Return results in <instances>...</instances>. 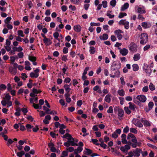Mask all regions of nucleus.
<instances>
[{"instance_id":"obj_1","label":"nucleus","mask_w":157,"mask_h":157,"mask_svg":"<svg viewBox=\"0 0 157 157\" xmlns=\"http://www.w3.org/2000/svg\"><path fill=\"white\" fill-rule=\"evenodd\" d=\"M121 64L120 61H114L111 67V70L112 71L119 70L121 67Z\"/></svg>"},{"instance_id":"obj_2","label":"nucleus","mask_w":157,"mask_h":157,"mask_svg":"<svg viewBox=\"0 0 157 157\" xmlns=\"http://www.w3.org/2000/svg\"><path fill=\"white\" fill-rule=\"evenodd\" d=\"M123 33V32L120 29L114 31V33L117 35V37L119 40H121L122 39V36L121 33Z\"/></svg>"},{"instance_id":"obj_3","label":"nucleus","mask_w":157,"mask_h":157,"mask_svg":"<svg viewBox=\"0 0 157 157\" xmlns=\"http://www.w3.org/2000/svg\"><path fill=\"white\" fill-rule=\"evenodd\" d=\"M136 98L141 102H144L147 99L146 97L144 95H138Z\"/></svg>"},{"instance_id":"obj_4","label":"nucleus","mask_w":157,"mask_h":157,"mask_svg":"<svg viewBox=\"0 0 157 157\" xmlns=\"http://www.w3.org/2000/svg\"><path fill=\"white\" fill-rule=\"evenodd\" d=\"M137 46L135 43H132L130 44L129 47V50L132 51H134L137 50Z\"/></svg>"},{"instance_id":"obj_5","label":"nucleus","mask_w":157,"mask_h":157,"mask_svg":"<svg viewBox=\"0 0 157 157\" xmlns=\"http://www.w3.org/2000/svg\"><path fill=\"white\" fill-rule=\"evenodd\" d=\"M141 26L144 29H147L151 27V24L150 22H143L141 23Z\"/></svg>"},{"instance_id":"obj_6","label":"nucleus","mask_w":157,"mask_h":157,"mask_svg":"<svg viewBox=\"0 0 157 157\" xmlns=\"http://www.w3.org/2000/svg\"><path fill=\"white\" fill-rule=\"evenodd\" d=\"M143 69L145 71V72L147 74H150L152 71V70L148 67L147 64L144 65V67H143Z\"/></svg>"},{"instance_id":"obj_7","label":"nucleus","mask_w":157,"mask_h":157,"mask_svg":"<svg viewBox=\"0 0 157 157\" xmlns=\"http://www.w3.org/2000/svg\"><path fill=\"white\" fill-rule=\"evenodd\" d=\"M120 53L123 56H126L128 53V51L125 48H123L120 50Z\"/></svg>"},{"instance_id":"obj_8","label":"nucleus","mask_w":157,"mask_h":157,"mask_svg":"<svg viewBox=\"0 0 157 157\" xmlns=\"http://www.w3.org/2000/svg\"><path fill=\"white\" fill-rule=\"evenodd\" d=\"M129 4L128 2L125 3L123 6H122L121 9V11H124L125 10L127 9L129 7Z\"/></svg>"},{"instance_id":"obj_9","label":"nucleus","mask_w":157,"mask_h":157,"mask_svg":"<svg viewBox=\"0 0 157 157\" xmlns=\"http://www.w3.org/2000/svg\"><path fill=\"white\" fill-rule=\"evenodd\" d=\"M17 69L12 67H10L9 68V71L11 74L15 75L17 73Z\"/></svg>"},{"instance_id":"obj_10","label":"nucleus","mask_w":157,"mask_h":157,"mask_svg":"<svg viewBox=\"0 0 157 157\" xmlns=\"http://www.w3.org/2000/svg\"><path fill=\"white\" fill-rule=\"evenodd\" d=\"M128 136L132 138L131 141L132 143H136V138L133 134L131 133H128Z\"/></svg>"},{"instance_id":"obj_11","label":"nucleus","mask_w":157,"mask_h":157,"mask_svg":"<svg viewBox=\"0 0 157 157\" xmlns=\"http://www.w3.org/2000/svg\"><path fill=\"white\" fill-rule=\"evenodd\" d=\"M74 30L78 33L80 32L81 29V27L79 25H75L74 27Z\"/></svg>"},{"instance_id":"obj_12","label":"nucleus","mask_w":157,"mask_h":157,"mask_svg":"<svg viewBox=\"0 0 157 157\" xmlns=\"http://www.w3.org/2000/svg\"><path fill=\"white\" fill-rule=\"evenodd\" d=\"M137 11L138 13L140 14L145 13L146 12L145 10L140 7H138L137 9Z\"/></svg>"},{"instance_id":"obj_13","label":"nucleus","mask_w":157,"mask_h":157,"mask_svg":"<svg viewBox=\"0 0 157 157\" xmlns=\"http://www.w3.org/2000/svg\"><path fill=\"white\" fill-rule=\"evenodd\" d=\"M99 38L101 40H106L108 39V36L107 34L104 33L103 34L102 36H99Z\"/></svg>"},{"instance_id":"obj_14","label":"nucleus","mask_w":157,"mask_h":157,"mask_svg":"<svg viewBox=\"0 0 157 157\" xmlns=\"http://www.w3.org/2000/svg\"><path fill=\"white\" fill-rule=\"evenodd\" d=\"M124 115V112L122 109L121 108L118 112V115L121 117H123Z\"/></svg>"},{"instance_id":"obj_15","label":"nucleus","mask_w":157,"mask_h":157,"mask_svg":"<svg viewBox=\"0 0 157 157\" xmlns=\"http://www.w3.org/2000/svg\"><path fill=\"white\" fill-rule=\"evenodd\" d=\"M110 97L111 95H110L109 94L107 95L105 98V101L108 103H109L111 101Z\"/></svg>"},{"instance_id":"obj_16","label":"nucleus","mask_w":157,"mask_h":157,"mask_svg":"<svg viewBox=\"0 0 157 157\" xmlns=\"http://www.w3.org/2000/svg\"><path fill=\"white\" fill-rule=\"evenodd\" d=\"M89 52L91 54H94L96 52V50L94 47L93 46H90Z\"/></svg>"},{"instance_id":"obj_17","label":"nucleus","mask_w":157,"mask_h":157,"mask_svg":"<svg viewBox=\"0 0 157 157\" xmlns=\"http://www.w3.org/2000/svg\"><path fill=\"white\" fill-rule=\"evenodd\" d=\"M63 87L64 88L66 92H70V90H71V88H70V85L65 84L63 86Z\"/></svg>"},{"instance_id":"obj_18","label":"nucleus","mask_w":157,"mask_h":157,"mask_svg":"<svg viewBox=\"0 0 157 157\" xmlns=\"http://www.w3.org/2000/svg\"><path fill=\"white\" fill-rule=\"evenodd\" d=\"M141 143L140 142H138L137 140L136 139V143H133V144H132V147L133 148H136L138 146L140 147L141 145Z\"/></svg>"},{"instance_id":"obj_19","label":"nucleus","mask_w":157,"mask_h":157,"mask_svg":"<svg viewBox=\"0 0 157 157\" xmlns=\"http://www.w3.org/2000/svg\"><path fill=\"white\" fill-rule=\"evenodd\" d=\"M140 54L137 53L135 54L133 57V59L134 61L138 60L140 58Z\"/></svg>"},{"instance_id":"obj_20","label":"nucleus","mask_w":157,"mask_h":157,"mask_svg":"<svg viewBox=\"0 0 157 157\" xmlns=\"http://www.w3.org/2000/svg\"><path fill=\"white\" fill-rule=\"evenodd\" d=\"M29 60L31 62H33L36 60V57L29 56H28Z\"/></svg>"},{"instance_id":"obj_21","label":"nucleus","mask_w":157,"mask_h":157,"mask_svg":"<svg viewBox=\"0 0 157 157\" xmlns=\"http://www.w3.org/2000/svg\"><path fill=\"white\" fill-rule=\"evenodd\" d=\"M117 93L119 95L121 96H123L125 94V92L123 89L118 90Z\"/></svg>"},{"instance_id":"obj_22","label":"nucleus","mask_w":157,"mask_h":157,"mask_svg":"<svg viewBox=\"0 0 157 157\" xmlns=\"http://www.w3.org/2000/svg\"><path fill=\"white\" fill-rule=\"evenodd\" d=\"M132 67L133 68V70L135 71H137L139 69V66L137 64H133L132 65Z\"/></svg>"},{"instance_id":"obj_23","label":"nucleus","mask_w":157,"mask_h":157,"mask_svg":"<svg viewBox=\"0 0 157 157\" xmlns=\"http://www.w3.org/2000/svg\"><path fill=\"white\" fill-rule=\"evenodd\" d=\"M148 36L146 33H143L141 35L140 39L148 40Z\"/></svg>"},{"instance_id":"obj_24","label":"nucleus","mask_w":157,"mask_h":157,"mask_svg":"<svg viewBox=\"0 0 157 157\" xmlns=\"http://www.w3.org/2000/svg\"><path fill=\"white\" fill-rule=\"evenodd\" d=\"M127 13L125 12H121L118 15V17L120 18H123L124 16H127Z\"/></svg>"},{"instance_id":"obj_25","label":"nucleus","mask_w":157,"mask_h":157,"mask_svg":"<svg viewBox=\"0 0 157 157\" xmlns=\"http://www.w3.org/2000/svg\"><path fill=\"white\" fill-rule=\"evenodd\" d=\"M11 19L12 18L11 17H8L4 20V22L6 24H9L10 23V21L11 20Z\"/></svg>"},{"instance_id":"obj_26","label":"nucleus","mask_w":157,"mask_h":157,"mask_svg":"<svg viewBox=\"0 0 157 157\" xmlns=\"http://www.w3.org/2000/svg\"><path fill=\"white\" fill-rule=\"evenodd\" d=\"M30 77L31 78H36L38 77L39 75H38L37 74H36L33 72H31L30 74Z\"/></svg>"},{"instance_id":"obj_27","label":"nucleus","mask_w":157,"mask_h":157,"mask_svg":"<svg viewBox=\"0 0 157 157\" xmlns=\"http://www.w3.org/2000/svg\"><path fill=\"white\" fill-rule=\"evenodd\" d=\"M25 154V152L22 151L20 152H17V155L19 157H22V156Z\"/></svg>"},{"instance_id":"obj_28","label":"nucleus","mask_w":157,"mask_h":157,"mask_svg":"<svg viewBox=\"0 0 157 157\" xmlns=\"http://www.w3.org/2000/svg\"><path fill=\"white\" fill-rule=\"evenodd\" d=\"M129 104V108L131 110H132L133 111H135L136 109L134 105H132V103L131 102H129L128 103Z\"/></svg>"},{"instance_id":"obj_29","label":"nucleus","mask_w":157,"mask_h":157,"mask_svg":"<svg viewBox=\"0 0 157 157\" xmlns=\"http://www.w3.org/2000/svg\"><path fill=\"white\" fill-rule=\"evenodd\" d=\"M143 123L144 126H145L146 127L150 126H151L150 123L146 120H144L143 121Z\"/></svg>"},{"instance_id":"obj_30","label":"nucleus","mask_w":157,"mask_h":157,"mask_svg":"<svg viewBox=\"0 0 157 157\" xmlns=\"http://www.w3.org/2000/svg\"><path fill=\"white\" fill-rule=\"evenodd\" d=\"M149 87L150 89L152 91L154 90L155 89V87L153 84L151 82L149 86Z\"/></svg>"},{"instance_id":"obj_31","label":"nucleus","mask_w":157,"mask_h":157,"mask_svg":"<svg viewBox=\"0 0 157 157\" xmlns=\"http://www.w3.org/2000/svg\"><path fill=\"white\" fill-rule=\"evenodd\" d=\"M124 109L126 113H127L128 114H129L131 113V111L129 109L128 107H125L124 108Z\"/></svg>"},{"instance_id":"obj_32","label":"nucleus","mask_w":157,"mask_h":157,"mask_svg":"<svg viewBox=\"0 0 157 157\" xmlns=\"http://www.w3.org/2000/svg\"><path fill=\"white\" fill-rule=\"evenodd\" d=\"M25 126L27 129V131L28 132H31V130H30L29 129L33 128V126L29 124H27Z\"/></svg>"},{"instance_id":"obj_33","label":"nucleus","mask_w":157,"mask_h":157,"mask_svg":"<svg viewBox=\"0 0 157 157\" xmlns=\"http://www.w3.org/2000/svg\"><path fill=\"white\" fill-rule=\"evenodd\" d=\"M68 142H69L70 145L74 146L75 145L78 146V144L74 142V140H68Z\"/></svg>"},{"instance_id":"obj_34","label":"nucleus","mask_w":157,"mask_h":157,"mask_svg":"<svg viewBox=\"0 0 157 157\" xmlns=\"http://www.w3.org/2000/svg\"><path fill=\"white\" fill-rule=\"evenodd\" d=\"M117 2L116 0H112L110 2V4L113 7L115 6Z\"/></svg>"},{"instance_id":"obj_35","label":"nucleus","mask_w":157,"mask_h":157,"mask_svg":"<svg viewBox=\"0 0 157 157\" xmlns=\"http://www.w3.org/2000/svg\"><path fill=\"white\" fill-rule=\"evenodd\" d=\"M6 88V86L3 84H1L0 85V90H5Z\"/></svg>"},{"instance_id":"obj_36","label":"nucleus","mask_w":157,"mask_h":157,"mask_svg":"<svg viewBox=\"0 0 157 157\" xmlns=\"http://www.w3.org/2000/svg\"><path fill=\"white\" fill-rule=\"evenodd\" d=\"M92 142L94 144H95L97 145H99L100 144L99 143H97V142L98 141V140L96 139H91Z\"/></svg>"},{"instance_id":"obj_37","label":"nucleus","mask_w":157,"mask_h":157,"mask_svg":"<svg viewBox=\"0 0 157 157\" xmlns=\"http://www.w3.org/2000/svg\"><path fill=\"white\" fill-rule=\"evenodd\" d=\"M85 149L86 151V152L87 155H89L92 153V151L90 149L85 148Z\"/></svg>"},{"instance_id":"obj_38","label":"nucleus","mask_w":157,"mask_h":157,"mask_svg":"<svg viewBox=\"0 0 157 157\" xmlns=\"http://www.w3.org/2000/svg\"><path fill=\"white\" fill-rule=\"evenodd\" d=\"M138 152L139 151H138L136 148L135 151H133V153L135 154V155H134V156H136L137 157L139 156L140 155V154Z\"/></svg>"},{"instance_id":"obj_39","label":"nucleus","mask_w":157,"mask_h":157,"mask_svg":"<svg viewBox=\"0 0 157 157\" xmlns=\"http://www.w3.org/2000/svg\"><path fill=\"white\" fill-rule=\"evenodd\" d=\"M124 25V28L126 29H128L129 27V22L128 21H126Z\"/></svg>"},{"instance_id":"obj_40","label":"nucleus","mask_w":157,"mask_h":157,"mask_svg":"<svg viewBox=\"0 0 157 157\" xmlns=\"http://www.w3.org/2000/svg\"><path fill=\"white\" fill-rule=\"evenodd\" d=\"M141 40L140 41V43L141 44L144 45L145 44L147 41L148 40L143 39H141Z\"/></svg>"},{"instance_id":"obj_41","label":"nucleus","mask_w":157,"mask_h":157,"mask_svg":"<svg viewBox=\"0 0 157 157\" xmlns=\"http://www.w3.org/2000/svg\"><path fill=\"white\" fill-rule=\"evenodd\" d=\"M130 131L131 132L133 133L134 134H136L138 132L137 131L135 128H130Z\"/></svg>"},{"instance_id":"obj_42","label":"nucleus","mask_w":157,"mask_h":157,"mask_svg":"<svg viewBox=\"0 0 157 157\" xmlns=\"http://www.w3.org/2000/svg\"><path fill=\"white\" fill-rule=\"evenodd\" d=\"M135 125L139 128H142L143 126V124L139 121L136 122Z\"/></svg>"},{"instance_id":"obj_43","label":"nucleus","mask_w":157,"mask_h":157,"mask_svg":"<svg viewBox=\"0 0 157 157\" xmlns=\"http://www.w3.org/2000/svg\"><path fill=\"white\" fill-rule=\"evenodd\" d=\"M107 112L108 113H112L113 112V107L112 106H110L108 109L107 111Z\"/></svg>"},{"instance_id":"obj_44","label":"nucleus","mask_w":157,"mask_h":157,"mask_svg":"<svg viewBox=\"0 0 157 157\" xmlns=\"http://www.w3.org/2000/svg\"><path fill=\"white\" fill-rule=\"evenodd\" d=\"M129 130V127L127 126H126L123 129V131L124 133H127L128 132Z\"/></svg>"},{"instance_id":"obj_45","label":"nucleus","mask_w":157,"mask_h":157,"mask_svg":"<svg viewBox=\"0 0 157 157\" xmlns=\"http://www.w3.org/2000/svg\"><path fill=\"white\" fill-rule=\"evenodd\" d=\"M11 96L9 94H6L5 96V99L7 101H9L11 99Z\"/></svg>"},{"instance_id":"obj_46","label":"nucleus","mask_w":157,"mask_h":157,"mask_svg":"<svg viewBox=\"0 0 157 157\" xmlns=\"http://www.w3.org/2000/svg\"><path fill=\"white\" fill-rule=\"evenodd\" d=\"M43 109L44 110L46 111V113L47 114H49V113L48 112L49 111H50V109L48 108L45 106H43Z\"/></svg>"},{"instance_id":"obj_47","label":"nucleus","mask_w":157,"mask_h":157,"mask_svg":"<svg viewBox=\"0 0 157 157\" xmlns=\"http://www.w3.org/2000/svg\"><path fill=\"white\" fill-rule=\"evenodd\" d=\"M49 39L48 38H46L45 39H43V40L44 43L47 46H48V41Z\"/></svg>"},{"instance_id":"obj_48","label":"nucleus","mask_w":157,"mask_h":157,"mask_svg":"<svg viewBox=\"0 0 157 157\" xmlns=\"http://www.w3.org/2000/svg\"><path fill=\"white\" fill-rule=\"evenodd\" d=\"M59 34L57 32H56L53 33V36L56 39H58Z\"/></svg>"},{"instance_id":"obj_49","label":"nucleus","mask_w":157,"mask_h":157,"mask_svg":"<svg viewBox=\"0 0 157 157\" xmlns=\"http://www.w3.org/2000/svg\"><path fill=\"white\" fill-rule=\"evenodd\" d=\"M148 107L151 109L153 108L154 106V103L153 102L150 101L148 104Z\"/></svg>"},{"instance_id":"obj_50","label":"nucleus","mask_w":157,"mask_h":157,"mask_svg":"<svg viewBox=\"0 0 157 157\" xmlns=\"http://www.w3.org/2000/svg\"><path fill=\"white\" fill-rule=\"evenodd\" d=\"M21 78L23 80H25L26 78H27V76L26 75L25 73H22L21 74Z\"/></svg>"},{"instance_id":"obj_51","label":"nucleus","mask_w":157,"mask_h":157,"mask_svg":"<svg viewBox=\"0 0 157 157\" xmlns=\"http://www.w3.org/2000/svg\"><path fill=\"white\" fill-rule=\"evenodd\" d=\"M119 99L120 100V104L121 105L123 104L124 101V98L120 97L119 98Z\"/></svg>"},{"instance_id":"obj_52","label":"nucleus","mask_w":157,"mask_h":157,"mask_svg":"<svg viewBox=\"0 0 157 157\" xmlns=\"http://www.w3.org/2000/svg\"><path fill=\"white\" fill-rule=\"evenodd\" d=\"M102 3L104 8H105L107 6V2L106 1H104L102 2Z\"/></svg>"},{"instance_id":"obj_53","label":"nucleus","mask_w":157,"mask_h":157,"mask_svg":"<svg viewBox=\"0 0 157 157\" xmlns=\"http://www.w3.org/2000/svg\"><path fill=\"white\" fill-rule=\"evenodd\" d=\"M7 141V144L8 146H9L10 144H11L13 143V141L11 139H8Z\"/></svg>"},{"instance_id":"obj_54","label":"nucleus","mask_w":157,"mask_h":157,"mask_svg":"<svg viewBox=\"0 0 157 157\" xmlns=\"http://www.w3.org/2000/svg\"><path fill=\"white\" fill-rule=\"evenodd\" d=\"M89 67H86L85 68L82 74H83L84 75H86L87 73V71L89 70Z\"/></svg>"},{"instance_id":"obj_55","label":"nucleus","mask_w":157,"mask_h":157,"mask_svg":"<svg viewBox=\"0 0 157 157\" xmlns=\"http://www.w3.org/2000/svg\"><path fill=\"white\" fill-rule=\"evenodd\" d=\"M17 55L19 58H21L23 57L24 53L22 52H20L17 54Z\"/></svg>"},{"instance_id":"obj_56","label":"nucleus","mask_w":157,"mask_h":157,"mask_svg":"<svg viewBox=\"0 0 157 157\" xmlns=\"http://www.w3.org/2000/svg\"><path fill=\"white\" fill-rule=\"evenodd\" d=\"M71 81L70 78L68 77L66 78L64 80V82L66 83H69Z\"/></svg>"},{"instance_id":"obj_57","label":"nucleus","mask_w":157,"mask_h":157,"mask_svg":"<svg viewBox=\"0 0 157 157\" xmlns=\"http://www.w3.org/2000/svg\"><path fill=\"white\" fill-rule=\"evenodd\" d=\"M69 8L73 11H75L76 10V8L75 7V6H73L71 5L69 6Z\"/></svg>"},{"instance_id":"obj_58","label":"nucleus","mask_w":157,"mask_h":157,"mask_svg":"<svg viewBox=\"0 0 157 157\" xmlns=\"http://www.w3.org/2000/svg\"><path fill=\"white\" fill-rule=\"evenodd\" d=\"M82 104V101L81 100H79L77 101V105L78 106H81Z\"/></svg>"},{"instance_id":"obj_59","label":"nucleus","mask_w":157,"mask_h":157,"mask_svg":"<svg viewBox=\"0 0 157 157\" xmlns=\"http://www.w3.org/2000/svg\"><path fill=\"white\" fill-rule=\"evenodd\" d=\"M63 52L64 54H66L68 52V49L66 47H64L63 50Z\"/></svg>"},{"instance_id":"obj_60","label":"nucleus","mask_w":157,"mask_h":157,"mask_svg":"<svg viewBox=\"0 0 157 157\" xmlns=\"http://www.w3.org/2000/svg\"><path fill=\"white\" fill-rule=\"evenodd\" d=\"M99 145H100L101 147H103L104 149H106L107 147V145L103 143H102L100 144Z\"/></svg>"},{"instance_id":"obj_61","label":"nucleus","mask_w":157,"mask_h":157,"mask_svg":"<svg viewBox=\"0 0 157 157\" xmlns=\"http://www.w3.org/2000/svg\"><path fill=\"white\" fill-rule=\"evenodd\" d=\"M30 147L28 146H26L24 148V150L26 152H28L30 150Z\"/></svg>"},{"instance_id":"obj_62","label":"nucleus","mask_w":157,"mask_h":157,"mask_svg":"<svg viewBox=\"0 0 157 157\" xmlns=\"http://www.w3.org/2000/svg\"><path fill=\"white\" fill-rule=\"evenodd\" d=\"M120 80L121 84L123 85H125V82L124 81V78L123 77H122L120 78Z\"/></svg>"},{"instance_id":"obj_63","label":"nucleus","mask_w":157,"mask_h":157,"mask_svg":"<svg viewBox=\"0 0 157 157\" xmlns=\"http://www.w3.org/2000/svg\"><path fill=\"white\" fill-rule=\"evenodd\" d=\"M118 136V135L115 132H114L112 135V137L114 138H117Z\"/></svg>"},{"instance_id":"obj_64","label":"nucleus","mask_w":157,"mask_h":157,"mask_svg":"<svg viewBox=\"0 0 157 157\" xmlns=\"http://www.w3.org/2000/svg\"><path fill=\"white\" fill-rule=\"evenodd\" d=\"M50 134L53 138H56V134L55 133L51 132L50 133Z\"/></svg>"}]
</instances>
